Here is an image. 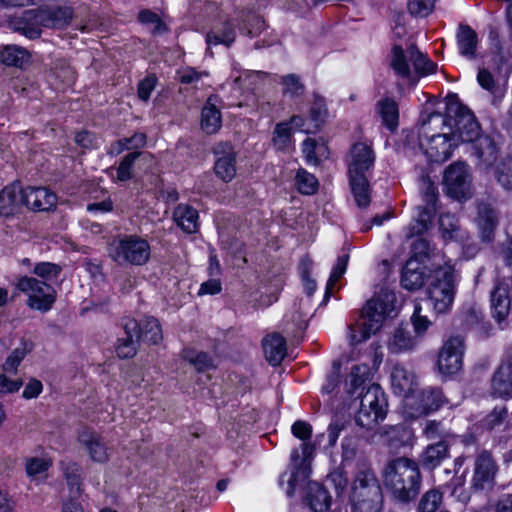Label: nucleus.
<instances>
[{"instance_id":"obj_1","label":"nucleus","mask_w":512,"mask_h":512,"mask_svg":"<svg viewBox=\"0 0 512 512\" xmlns=\"http://www.w3.org/2000/svg\"><path fill=\"white\" fill-rule=\"evenodd\" d=\"M395 303V294L388 290H381L367 301L359 322L349 327L348 337L351 344L367 340L381 328L387 317L395 316Z\"/></svg>"},{"instance_id":"obj_2","label":"nucleus","mask_w":512,"mask_h":512,"mask_svg":"<svg viewBox=\"0 0 512 512\" xmlns=\"http://www.w3.org/2000/svg\"><path fill=\"white\" fill-rule=\"evenodd\" d=\"M389 67L394 75L411 86L422 77L435 73L436 63L423 54L415 44L395 45L389 56Z\"/></svg>"},{"instance_id":"obj_3","label":"nucleus","mask_w":512,"mask_h":512,"mask_svg":"<svg viewBox=\"0 0 512 512\" xmlns=\"http://www.w3.org/2000/svg\"><path fill=\"white\" fill-rule=\"evenodd\" d=\"M384 477L386 486L403 502L409 501L418 492L421 483L417 463L407 458H397L390 462Z\"/></svg>"},{"instance_id":"obj_4","label":"nucleus","mask_w":512,"mask_h":512,"mask_svg":"<svg viewBox=\"0 0 512 512\" xmlns=\"http://www.w3.org/2000/svg\"><path fill=\"white\" fill-rule=\"evenodd\" d=\"M436 124L451 127L446 117L439 113L430 114L427 120H423L419 131V145L429 161L443 163L447 161L456 146L448 132L430 134L429 125Z\"/></svg>"},{"instance_id":"obj_5","label":"nucleus","mask_w":512,"mask_h":512,"mask_svg":"<svg viewBox=\"0 0 512 512\" xmlns=\"http://www.w3.org/2000/svg\"><path fill=\"white\" fill-rule=\"evenodd\" d=\"M457 284L458 277L454 267L450 264L438 267L432 272L427 294L435 313L444 314L451 310Z\"/></svg>"},{"instance_id":"obj_6","label":"nucleus","mask_w":512,"mask_h":512,"mask_svg":"<svg viewBox=\"0 0 512 512\" xmlns=\"http://www.w3.org/2000/svg\"><path fill=\"white\" fill-rule=\"evenodd\" d=\"M109 257L118 265H145L151 255L149 242L137 235H125L114 239L108 248Z\"/></svg>"},{"instance_id":"obj_7","label":"nucleus","mask_w":512,"mask_h":512,"mask_svg":"<svg viewBox=\"0 0 512 512\" xmlns=\"http://www.w3.org/2000/svg\"><path fill=\"white\" fill-rule=\"evenodd\" d=\"M387 406L381 387L370 385L361 396L360 407L355 415L356 424L365 430H374L386 418Z\"/></svg>"},{"instance_id":"obj_8","label":"nucleus","mask_w":512,"mask_h":512,"mask_svg":"<svg viewBox=\"0 0 512 512\" xmlns=\"http://www.w3.org/2000/svg\"><path fill=\"white\" fill-rule=\"evenodd\" d=\"M352 512H382V493L369 471L357 474L352 487Z\"/></svg>"},{"instance_id":"obj_9","label":"nucleus","mask_w":512,"mask_h":512,"mask_svg":"<svg viewBox=\"0 0 512 512\" xmlns=\"http://www.w3.org/2000/svg\"><path fill=\"white\" fill-rule=\"evenodd\" d=\"M16 288L27 297L26 304L33 310L48 312L56 301L57 293L54 287L32 276L20 277Z\"/></svg>"},{"instance_id":"obj_10","label":"nucleus","mask_w":512,"mask_h":512,"mask_svg":"<svg viewBox=\"0 0 512 512\" xmlns=\"http://www.w3.org/2000/svg\"><path fill=\"white\" fill-rule=\"evenodd\" d=\"M471 181L469 167L464 162H455L444 172V190L447 195L456 200L461 201L470 196Z\"/></svg>"},{"instance_id":"obj_11","label":"nucleus","mask_w":512,"mask_h":512,"mask_svg":"<svg viewBox=\"0 0 512 512\" xmlns=\"http://www.w3.org/2000/svg\"><path fill=\"white\" fill-rule=\"evenodd\" d=\"M445 402L442 391L438 388H425L404 400L408 416L418 418L437 411Z\"/></svg>"},{"instance_id":"obj_12","label":"nucleus","mask_w":512,"mask_h":512,"mask_svg":"<svg viewBox=\"0 0 512 512\" xmlns=\"http://www.w3.org/2000/svg\"><path fill=\"white\" fill-rule=\"evenodd\" d=\"M449 135L454 140L456 146L461 142H476L482 136L480 135V126L474 115L464 107H458L457 117L453 120L447 119Z\"/></svg>"},{"instance_id":"obj_13","label":"nucleus","mask_w":512,"mask_h":512,"mask_svg":"<svg viewBox=\"0 0 512 512\" xmlns=\"http://www.w3.org/2000/svg\"><path fill=\"white\" fill-rule=\"evenodd\" d=\"M464 349V340L460 336L450 337L439 353L437 365L440 373L452 375L460 371Z\"/></svg>"},{"instance_id":"obj_14","label":"nucleus","mask_w":512,"mask_h":512,"mask_svg":"<svg viewBox=\"0 0 512 512\" xmlns=\"http://www.w3.org/2000/svg\"><path fill=\"white\" fill-rule=\"evenodd\" d=\"M498 466L492 455L483 451L477 455L474 462L471 486L476 491L491 489L495 484Z\"/></svg>"},{"instance_id":"obj_15","label":"nucleus","mask_w":512,"mask_h":512,"mask_svg":"<svg viewBox=\"0 0 512 512\" xmlns=\"http://www.w3.org/2000/svg\"><path fill=\"white\" fill-rule=\"evenodd\" d=\"M78 442L85 449L92 462L105 464L113 454V449L103 438L90 429L85 428L79 433Z\"/></svg>"},{"instance_id":"obj_16","label":"nucleus","mask_w":512,"mask_h":512,"mask_svg":"<svg viewBox=\"0 0 512 512\" xmlns=\"http://www.w3.org/2000/svg\"><path fill=\"white\" fill-rule=\"evenodd\" d=\"M22 201L29 210L44 212L55 209L58 197L46 187L28 186L22 188Z\"/></svg>"},{"instance_id":"obj_17","label":"nucleus","mask_w":512,"mask_h":512,"mask_svg":"<svg viewBox=\"0 0 512 512\" xmlns=\"http://www.w3.org/2000/svg\"><path fill=\"white\" fill-rule=\"evenodd\" d=\"M8 27L29 39H36L40 37L43 25L38 9H31L11 17L8 21Z\"/></svg>"},{"instance_id":"obj_18","label":"nucleus","mask_w":512,"mask_h":512,"mask_svg":"<svg viewBox=\"0 0 512 512\" xmlns=\"http://www.w3.org/2000/svg\"><path fill=\"white\" fill-rule=\"evenodd\" d=\"M375 155L370 146L365 143H356L350 152L348 172L349 177L365 176L373 166Z\"/></svg>"},{"instance_id":"obj_19","label":"nucleus","mask_w":512,"mask_h":512,"mask_svg":"<svg viewBox=\"0 0 512 512\" xmlns=\"http://www.w3.org/2000/svg\"><path fill=\"white\" fill-rule=\"evenodd\" d=\"M512 285V279H503L496 283L491 292V309L493 317L501 322L508 316L510 312L511 301L509 290Z\"/></svg>"},{"instance_id":"obj_20","label":"nucleus","mask_w":512,"mask_h":512,"mask_svg":"<svg viewBox=\"0 0 512 512\" xmlns=\"http://www.w3.org/2000/svg\"><path fill=\"white\" fill-rule=\"evenodd\" d=\"M217 155L214 171L224 182H230L236 175V154L228 144L221 145L215 151Z\"/></svg>"},{"instance_id":"obj_21","label":"nucleus","mask_w":512,"mask_h":512,"mask_svg":"<svg viewBox=\"0 0 512 512\" xmlns=\"http://www.w3.org/2000/svg\"><path fill=\"white\" fill-rule=\"evenodd\" d=\"M391 386L395 394L410 397L416 385V376L401 364H395L391 370Z\"/></svg>"},{"instance_id":"obj_22","label":"nucleus","mask_w":512,"mask_h":512,"mask_svg":"<svg viewBox=\"0 0 512 512\" xmlns=\"http://www.w3.org/2000/svg\"><path fill=\"white\" fill-rule=\"evenodd\" d=\"M126 337L118 340L116 353L121 359L132 358L137 352L138 322L135 319H126L123 324Z\"/></svg>"},{"instance_id":"obj_23","label":"nucleus","mask_w":512,"mask_h":512,"mask_svg":"<svg viewBox=\"0 0 512 512\" xmlns=\"http://www.w3.org/2000/svg\"><path fill=\"white\" fill-rule=\"evenodd\" d=\"M420 341L404 326L397 327L388 340L387 347L391 353L399 354L413 351Z\"/></svg>"},{"instance_id":"obj_24","label":"nucleus","mask_w":512,"mask_h":512,"mask_svg":"<svg viewBox=\"0 0 512 512\" xmlns=\"http://www.w3.org/2000/svg\"><path fill=\"white\" fill-rule=\"evenodd\" d=\"M22 205V188L18 184H10L1 190L0 216H12L19 212Z\"/></svg>"},{"instance_id":"obj_25","label":"nucleus","mask_w":512,"mask_h":512,"mask_svg":"<svg viewBox=\"0 0 512 512\" xmlns=\"http://www.w3.org/2000/svg\"><path fill=\"white\" fill-rule=\"evenodd\" d=\"M427 207H419L417 209V218L415 223L411 226V234H421L426 231L431 223L433 217V204L436 200V187L429 183L427 190L424 194Z\"/></svg>"},{"instance_id":"obj_26","label":"nucleus","mask_w":512,"mask_h":512,"mask_svg":"<svg viewBox=\"0 0 512 512\" xmlns=\"http://www.w3.org/2000/svg\"><path fill=\"white\" fill-rule=\"evenodd\" d=\"M424 281L425 266L417 258L411 257L402 270V286L407 290H417L423 286Z\"/></svg>"},{"instance_id":"obj_27","label":"nucleus","mask_w":512,"mask_h":512,"mask_svg":"<svg viewBox=\"0 0 512 512\" xmlns=\"http://www.w3.org/2000/svg\"><path fill=\"white\" fill-rule=\"evenodd\" d=\"M491 394L508 399L512 397V365L503 364L495 372L491 381Z\"/></svg>"},{"instance_id":"obj_28","label":"nucleus","mask_w":512,"mask_h":512,"mask_svg":"<svg viewBox=\"0 0 512 512\" xmlns=\"http://www.w3.org/2000/svg\"><path fill=\"white\" fill-rule=\"evenodd\" d=\"M476 224L481 239L483 241H491L498 224V216L495 210L488 204H480L478 206Z\"/></svg>"},{"instance_id":"obj_29","label":"nucleus","mask_w":512,"mask_h":512,"mask_svg":"<svg viewBox=\"0 0 512 512\" xmlns=\"http://www.w3.org/2000/svg\"><path fill=\"white\" fill-rule=\"evenodd\" d=\"M38 11L43 27L47 28H64L70 23L73 16L72 9L67 6L40 8Z\"/></svg>"},{"instance_id":"obj_30","label":"nucleus","mask_w":512,"mask_h":512,"mask_svg":"<svg viewBox=\"0 0 512 512\" xmlns=\"http://www.w3.org/2000/svg\"><path fill=\"white\" fill-rule=\"evenodd\" d=\"M477 82L482 89L489 93L493 105L498 104L507 92V85L497 80L494 75L485 68L478 70Z\"/></svg>"},{"instance_id":"obj_31","label":"nucleus","mask_w":512,"mask_h":512,"mask_svg":"<svg viewBox=\"0 0 512 512\" xmlns=\"http://www.w3.org/2000/svg\"><path fill=\"white\" fill-rule=\"evenodd\" d=\"M372 370L367 364H357L351 367L345 378L344 388L347 394L353 395L359 389L363 390L371 380Z\"/></svg>"},{"instance_id":"obj_32","label":"nucleus","mask_w":512,"mask_h":512,"mask_svg":"<svg viewBox=\"0 0 512 512\" xmlns=\"http://www.w3.org/2000/svg\"><path fill=\"white\" fill-rule=\"evenodd\" d=\"M264 353L268 362L272 365H278L286 356V341L278 333L266 336L262 342Z\"/></svg>"},{"instance_id":"obj_33","label":"nucleus","mask_w":512,"mask_h":512,"mask_svg":"<svg viewBox=\"0 0 512 512\" xmlns=\"http://www.w3.org/2000/svg\"><path fill=\"white\" fill-rule=\"evenodd\" d=\"M474 155L478 159V165L483 169L493 166L497 159V147L494 142L487 136H483L475 142Z\"/></svg>"},{"instance_id":"obj_34","label":"nucleus","mask_w":512,"mask_h":512,"mask_svg":"<svg viewBox=\"0 0 512 512\" xmlns=\"http://www.w3.org/2000/svg\"><path fill=\"white\" fill-rule=\"evenodd\" d=\"M215 102V96L209 97L202 109L201 128L207 134L216 133L222 124L221 112L216 107Z\"/></svg>"},{"instance_id":"obj_35","label":"nucleus","mask_w":512,"mask_h":512,"mask_svg":"<svg viewBox=\"0 0 512 512\" xmlns=\"http://www.w3.org/2000/svg\"><path fill=\"white\" fill-rule=\"evenodd\" d=\"M307 499L313 512H328L331 506V496L328 491L317 482L309 484Z\"/></svg>"},{"instance_id":"obj_36","label":"nucleus","mask_w":512,"mask_h":512,"mask_svg":"<svg viewBox=\"0 0 512 512\" xmlns=\"http://www.w3.org/2000/svg\"><path fill=\"white\" fill-rule=\"evenodd\" d=\"M198 212L186 204H180L174 211V220L186 233H195L198 229Z\"/></svg>"},{"instance_id":"obj_37","label":"nucleus","mask_w":512,"mask_h":512,"mask_svg":"<svg viewBox=\"0 0 512 512\" xmlns=\"http://www.w3.org/2000/svg\"><path fill=\"white\" fill-rule=\"evenodd\" d=\"M163 338L159 321L154 317H144L138 322V340L150 344H158Z\"/></svg>"},{"instance_id":"obj_38","label":"nucleus","mask_w":512,"mask_h":512,"mask_svg":"<svg viewBox=\"0 0 512 512\" xmlns=\"http://www.w3.org/2000/svg\"><path fill=\"white\" fill-rule=\"evenodd\" d=\"M457 44L461 55L474 58L478 44L477 33L470 26L461 25L457 33Z\"/></svg>"},{"instance_id":"obj_39","label":"nucleus","mask_w":512,"mask_h":512,"mask_svg":"<svg viewBox=\"0 0 512 512\" xmlns=\"http://www.w3.org/2000/svg\"><path fill=\"white\" fill-rule=\"evenodd\" d=\"M378 112L384 125L391 131L398 126L399 109L398 104L392 98H385L377 103Z\"/></svg>"},{"instance_id":"obj_40","label":"nucleus","mask_w":512,"mask_h":512,"mask_svg":"<svg viewBox=\"0 0 512 512\" xmlns=\"http://www.w3.org/2000/svg\"><path fill=\"white\" fill-rule=\"evenodd\" d=\"M3 64L23 68L30 60V54L24 48L10 45L6 46L0 53Z\"/></svg>"},{"instance_id":"obj_41","label":"nucleus","mask_w":512,"mask_h":512,"mask_svg":"<svg viewBox=\"0 0 512 512\" xmlns=\"http://www.w3.org/2000/svg\"><path fill=\"white\" fill-rule=\"evenodd\" d=\"M273 145L276 149L290 152L294 150V142L292 139V130L287 122L278 123L273 133Z\"/></svg>"},{"instance_id":"obj_42","label":"nucleus","mask_w":512,"mask_h":512,"mask_svg":"<svg viewBox=\"0 0 512 512\" xmlns=\"http://www.w3.org/2000/svg\"><path fill=\"white\" fill-rule=\"evenodd\" d=\"M316 450V445L311 441L302 442L299 449H293L290 455V461L296 471H299L310 464Z\"/></svg>"},{"instance_id":"obj_43","label":"nucleus","mask_w":512,"mask_h":512,"mask_svg":"<svg viewBox=\"0 0 512 512\" xmlns=\"http://www.w3.org/2000/svg\"><path fill=\"white\" fill-rule=\"evenodd\" d=\"M448 457V445L444 440L429 445L423 454L424 465L434 468Z\"/></svg>"},{"instance_id":"obj_44","label":"nucleus","mask_w":512,"mask_h":512,"mask_svg":"<svg viewBox=\"0 0 512 512\" xmlns=\"http://www.w3.org/2000/svg\"><path fill=\"white\" fill-rule=\"evenodd\" d=\"M351 190L359 207L370 204L369 184L366 176L350 177Z\"/></svg>"},{"instance_id":"obj_45","label":"nucleus","mask_w":512,"mask_h":512,"mask_svg":"<svg viewBox=\"0 0 512 512\" xmlns=\"http://www.w3.org/2000/svg\"><path fill=\"white\" fill-rule=\"evenodd\" d=\"M443 502V494L438 489L426 491L417 505V512H436Z\"/></svg>"},{"instance_id":"obj_46","label":"nucleus","mask_w":512,"mask_h":512,"mask_svg":"<svg viewBox=\"0 0 512 512\" xmlns=\"http://www.w3.org/2000/svg\"><path fill=\"white\" fill-rule=\"evenodd\" d=\"M295 183L301 194L312 195L317 192L319 183L317 178L304 169H299L295 177Z\"/></svg>"},{"instance_id":"obj_47","label":"nucleus","mask_w":512,"mask_h":512,"mask_svg":"<svg viewBox=\"0 0 512 512\" xmlns=\"http://www.w3.org/2000/svg\"><path fill=\"white\" fill-rule=\"evenodd\" d=\"M183 358L200 372L209 370L214 366L212 358L205 352L185 349L183 351Z\"/></svg>"},{"instance_id":"obj_48","label":"nucleus","mask_w":512,"mask_h":512,"mask_svg":"<svg viewBox=\"0 0 512 512\" xmlns=\"http://www.w3.org/2000/svg\"><path fill=\"white\" fill-rule=\"evenodd\" d=\"M439 228L444 239H458L459 226L458 220L454 215L449 213L442 214L439 218Z\"/></svg>"},{"instance_id":"obj_49","label":"nucleus","mask_w":512,"mask_h":512,"mask_svg":"<svg viewBox=\"0 0 512 512\" xmlns=\"http://www.w3.org/2000/svg\"><path fill=\"white\" fill-rule=\"evenodd\" d=\"M422 307L420 304H416L414 306V311L411 316V323L414 330L415 337L418 338L419 341L424 337L426 331L429 329V327L432 325V322L427 318V316H424L421 314Z\"/></svg>"},{"instance_id":"obj_50","label":"nucleus","mask_w":512,"mask_h":512,"mask_svg":"<svg viewBox=\"0 0 512 512\" xmlns=\"http://www.w3.org/2000/svg\"><path fill=\"white\" fill-rule=\"evenodd\" d=\"M326 115L327 110L324 101L317 100L310 109L309 121L311 123V126H309L308 128H303L305 130V133H315L319 129L321 123L324 121Z\"/></svg>"},{"instance_id":"obj_51","label":"nucleus","mask_w":512,"mask_h":512,"mask_svg":"<svg viewBox=\"0 0 512 512\" xmlns=\"http://www.w3.org/2000/svg\"><path fill=\"white\" fill-rule=\"evenodd\" d=\"M64 474L72 492H82V468L76 463H69L64 468Z\"/></svg>"},{"instance_id":"obj_52","label":"nucleus","mask_w":512,"mask_h":512,"mask_svg":"<svg viewBox=\"0 0 512 512\" xmlns=\"http://www.w3.org/2000/svg\"><path fill=\"white\" fill-rule=\"evenodd\" d=\"M348 259V255H342L338 257L337 262L333 267L331 275L327 281L325 297H329V295L332 293L335 284L346 272Z\"/></svg>"},{"instance_id":"obj_53","label":"nucleus","mask_w":512,"mask_h":512,"mask_svg":"<svg viewBox=\"0 0 512 512\" xmlns=\"http://www.w3.org/2000/svg\"><path fill=\"white\" fill-rule=\"evenodd\" d=\"M61 272V267L51 262H40L34 266L33 273L42 278V281L56 279Z\"/></svg>"},{"instance_id":"obj_54","label":"nucleus","mask_w":512,"mask_h":512,"mask_svg":"<svg viewBox=\"0 0 512 512\" xmlns=\"http://www.w3.org/2000/svg\"><path fill=\"white\" fill-rule=\"evenodd\" d=\"M436 0H408L407 8L411 15L426 17L434 9Z\"/></svg>"},{"instance_id":"obj_55","label":"nucleus","mask_w":512,"mask_h":512,"mask_svg":"<svg viewBox=\"0 0 512 512\" xmlns=\"http://www.w3.org/2000/svg\"><path fill=\"white\" fill-rule=\"evenodd\" d=\"M140 154L137 152L127 154L116 170L117 181H127L132 177V168L135 160Z\"/></svg>"},{"instance_id":"obj_56","label":"nucleus","mask_w":512,"mask_h":512,"mask_svg":"<svg viewBox=\"0 0 512 512\" xmlns=\"http://www.w3.org/2000/svg\"><path fill=\"white\" fill-rule=\"evenodd\" d=\"M27 349L25 346L15 348L5 360L2 368L6 373L16 372L19 364L25 358Z\"/></svg>"},{"instance_id":"obj_57","label":"nucleus","mask_w":512,"mask_h":512,"mask_svg":"<svg viewBox=\"0 0 512 512\" xmlns=\"http://www.w3.org/2000/svg\"><path fill=\"white\" fill-rule=\"evenodd\" d=\"M235 40V31L230 25H225L221 34H208L207 43L209 46L224 44L230 46Z\"/></svg>"},{"instance_id":"obj_58","label":"nucleus","mask_w":512,"mask_h":512,"mask_svg":"<svg viewBox=\"0 0 512 512\" xmlns=\"http://www.w3.org/2000/svg\"><path fill=\"white\" fill-rule=\"evenodd\" d=\"M497 179L505 189H512V158L504 160L498 166Z\"/></svg>"},{"instance_id":"obj_59","label":"nucleus","mask_w":512,"mask_h":512,"mask_svg":"<svg viewBox=\"0 0 512 512\" xmlns=\"http://www.w3.org/2000/svg\"><path fill=\"white\" fill-rule=\"evenodd\" d=\"M51 466V462L44 458H30L26 462V472L31 477L45 473Z\"/></svg>"},{"instance_id":"obj_60","label":"nucleus","mask_w":512,"mask_h":512,"mask_svg":"<svg viewBox=\"0 0 512 512\" xmlns=\"http://www.w3.org/2000/svg\"><path fill=\"white\" fill-rule=\"evenodd\" d=\"M291 432L294 437L298 438L302 442H308L311 441L313 429L310 423L303 420H297L292 424Z\"/></svg>"},{"instance_id":"obj_61","label":"nucleus","mask_w":512,"mask_h":512,"mask_svg":"<svg viewBox=\"0 0 512 512\" xmlns=\"http://www.w3.org/2000/svg\"><path fill=\"white\" fill-rule=\"evenodd\" d=\"M23 382L20 378L11 379L5 373L0 374V394H8L17 392Z\"/></svg>"},{"instance_id":"obj_62","label":"nucleus","mask_w":512,"mask_h":512,"mask_svg":"<svg viewBox=\"0 0 512 512\" xmlns=\"http://www.w3.org/2000/svg\"><path fill=\"white\" fill-rule=\"evenodd\" d=\"M157 79L153 75H149L145 77L139 84H138V97L143 100L147 101L150 98L151 93L155 89Z\"/></svg>"},{"instance_id":"obj_63","label":"nucleus","mask_w":512,"mask_h":512,"mask_svg":"<svg viewBox=\"0 0 512 512\" xmlns=\"http://www.w3.org/2000/svg\"><path fill=\"white\" fill-rule=\"evenodd\" d=\"M493 512H512V492L503 493L492 504Z\"/></svg>"},{"instance_id":"obj_64","label":"nucleus","mask_w":512,"mask_h":512,"mask_svg":"<svg viewBox=\"0 0 512 512\" xmlns=\"http://www.w3.org/2000/svg\"><path fill=\"white\" fill-rule=\"evenodd\" d=\"M316 148H317L316 141L311 138H307L303 142L302 152H303V155H304L307 163H309V164H317L318 163V158L316 155Z\"/></svg>"}]
</instances>
